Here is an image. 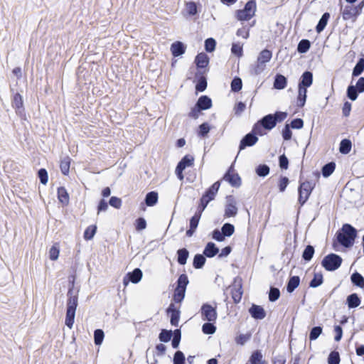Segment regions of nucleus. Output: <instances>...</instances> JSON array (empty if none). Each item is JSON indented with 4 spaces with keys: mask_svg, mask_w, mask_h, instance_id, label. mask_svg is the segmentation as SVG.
<instances>
[{
    "mask_svg": "<svg viewBox=\"0 0 364 364\" xmlns=\"http://www.w3.org/2000/svg\"><path fill=\"white\" fill-rule=\"evenodd\" d=\"M356 237V230L350 225H344L338 233L337 238L338 242L343 246L348 247L353 245Z\"/></svg>",
    "mask_w": 364,
    "mask_h": 364,
    "instance_id": "f257e3e1",
    "label": "nucleus"
},
{
    "mask_svg": "<svg viewBox=\"0 0 364 364\" xmlns=\"http://www.w3.org/2000/svg\"><path fill=\"white\" fill-rule=\"evenodd\" d=\"M77 306V296L76 295H73L72 291H69L65 323L70 329L73 326Z\"/></svg>",
    "mask_w": 364,
    "mask_h": 364,
    "instance_id": "f03ea898",
    "label": "nucleus"
},
{
    "mask_svg": "<svg viewBox=\"0 0 364 364\" xmlns=\"http://www.w3.org/2000/svg\"><path fill=\"white\" fill-rule=\"evenodd\" d=\"M272 58V53L268 50H263L259 55L257 64L254 68L256 75L261 73L265 68V64Z\"/></svg>",
    "mask_w": 364,
    "mask_h": 364,
    "instance_id": "7ed1b4c3",
    "label": "nucleus"
},
{
    "mask_svg": "<svg viewBox=\"0 0 364 364\" xmlns=\"http://www.w3.org/2000/svg\"><path fill=\"white\" fill-rule=\"evenodd\" d=\"M342 262V259L337 255L331 254L324 257L322 261L323 266L328 271L338 269Z\"/></svg>",
    "mask_w": 364,
    "mask_h": 364,
    "instance_id": "20e7f679",
    "label": "nucleus"
},
{
    "mask_svg": "<svg viewBox=\"0 0 364 364\" xmlns=\"http://www.w3.org/2000/svg\"><path fill=\"white\" fill-rule=\"evenodd\" d=\"M314 186L309 181H305L300 184L299 187V203L303 205L309 199Z\"/></svg>",
    "mask_w": 364,
    "mask_h": 364,
    "instance_id": "39448f33",
    "label": "nucleus"
},
{
    "mask_svg": "<svg viewBox=\"0 0 364 364\" xmlns=\"http://www.w3.org/2000/svg\"><path fill=\"white\" fill-rule=\"evenodd\" d=\"M255 3L254 1H248L244 9L237 11V19L240 21H247L250 19L255 15Z\"/></svg>",
    "mask_w": 364,
    "mask_h": 364,
    "instance_id": "423d86ee",
    "label": "nucleus"
},
{
    "mask_svg": "<svg viewBox=\"0 0 364 364\" xmlns=\"http://www.w3.org/2000/svg\"><path fill=\"white\" fill-rule=\"evenodd\" d=\"M361 11V8L355 6H346L341 11L342 18L344 21H355Z\"/></svg>",
    "mask_w": 364,
    "mask_h": 364,
    "instance_id": "0eeeda50",
    "label": "nucleus"
},
{
    "mask_svg": "<svg viewBox=\"0 0 364 364\" xmlns=\"http://www.w3.org/2000/svg\"><path fill=\"white\" fill-rule=\"evenodd\" d=\"M242 295V279L240 277L235 279L232 287V297L235 303L240 301Z\"/></svg>",
    "mask_w": 364,
    "mask_h": 364,
    "instance_id": "6e6552de",
    "label": "nucleus"
},
{
    "mask_svg": "<svg viewBox=\"0 0 364 364\" xmlns=\"http://www.w3.org/2000/svg\"><path fill=\"white\" fill-rule=\"evenodd\" d=\"M203 319L210 322L215 321L217 318V313L215 307L209 304H204L201 309Z\"/></svg>",
    "mask_w": 364,
    "mask_h": 364,
    "instance_id": "1a4fd4ad",
    "label": "nucleus"
},
{
    "mask_svg": "<svg viewBox=\"0 0 364 364\" xmlns=\"http://www.w3.org/2000/svg\"><path fill=\"white\" fill-rule=\"evenodd\" d=\"M237 213V203L235 199L230 196L227 198V204L225 209V216L227 218L234 217Z\"/></svg>",
    "mask_w": 364,
    "mask_h": 364,
    "instance_id": "9d476101",
    "label": "nucleus"
},
{
    "mask_svg": "<svg viewBox=\"0 0 364 364\" xmlns=\"http://www.w3.org/2000/svg\"><path fill=\"white\" fill-rule=\"evenodd\" d=\"M220 188L219 182H215L207 191L206 194L203 196V202L205 201V205L203 207L202 210H204L207 205L210 201L214 199L216 196L218 189Z\"/></svg>",
    "mask_w": 364,
    "mask_h": 364,
    "instance_id": "9b49d317",
    "label": "nucleus"
},
{
    "mask_svg": "<svg viewBox=\"0 0 364 364\" xmlns=\"http://www.w3.org/2000/svg\"><path fill=\"white\" fill-rule=\"evenodd\" d=\"M167 312L171 316V323L173 326H178L180 317L178 308L175 306V304H171L168 308Z\"/></svg>",
    "mask_w": 364,
    "mask_h": 364,
    "instance_id": "f8f14e48",
    "label": "nucleus"
},
{
    "mask_svg": "<svg viewBox=\"0 0 364 364\" xmlns=\"http://www.w3.org/2000/svg\"><path fill=\"white\" fill-rule=\"evenodd\" d=\"M127 277L128 279L124 278L123 280V283L125 286L129 284V281L134 284L138 283L141 279L142 272L139 269H135L132 272L129 273Z\"/></svg>",
    "mask_w": 364,
    "mask_h": 364,
    "instance_id": "ddd939ff",
    "label": "nucleus"
},
{
    "mask_svg": "<svg viewBox=\"0 0 364 364\" xmlns=\"http://www.w3.org/2000/svg\"><path fill=\"white\" fill-rule=\"evenodd\" d=\"M251 316L256 319H262L265 317V311L260 306L253 305L249 310Z\"/></svg>",
    "mask_w": 364,
    "mask_h": 364,
    "instance_id": "4468645a",
    "label": "nucleus"
},
{
    "mask_svg": "<svg viewBox=\"0 0 364 364\" xmlns=\"http://www.w3.org/2000/svg\"><path fill=\"white\" fill-rule=\"evenodd\" d=\"M257 141V138L252 134H247L241 141L240 149H243L247 146L254 145Z\"/></svg>",
    "mask_w": 364,
    "mask_h": 364,
    "instance_id": "2eb2a0df",
    "label": "nucleus"
},
{
    "mask_svg": "<svg viewBox=\"0 0 364 364\" xmlns=\"http://www.w3.org/2000/svg\"><path fill=\"white\" fill-rule=\"evenodd\" d=\"M200 218V213H196L195 215L192 217L190 221V229L186 232V235L188 236L191 237L193 235V232L195 231L198 225Z\"/></svg>",
    "mask_w": 364,
    "mask_h": 364,
    "instance_id": "dca6fc26",
    "label": "nucleus"
},
{
    "mask_svg": "<svg viewBox=\"0 0 364 364\" xmlns=\"http://www.w3.org/2000/svg\"><path fill=\"white\" fill-rule=\"evenodd\" d=\"M171 51L173 56H179L185 52V46L181 42H175L171 45Z\"/></svg>",
    "mask_w": 364,
    "mask_h": 364,
    "instance_id": "f3484780",
    "label": "nucleus"
},
{
    "mask_svg": "<svg viewBox=\"0 0 364 364\" xmlns=\"http://www.w3.org/2000/svg\"><path fill=\"white\" fill-rule=\"evenodd\" d=\"M58 198L59 202L63 205H67L69 203V195L66 189L63 187H60L58 189Z\"/></svg>",
    "mask_w": 364,
    "mask_h": 364,
    "instance_id": "a211bd4d",
    "label": "nucleus"
},
{
    "mask_svg": "<svg viewBox=\"0 0 364 364\" xmlns=\"http://www.w3.org/2000/svg\"><path fill=\"white\" fill-rule=\"evenodd\" d=\"M262 354L260 351L256 350L252 353L246 364H262L264 363Z\"/></svg>",
    "mask_w": 364,
    "mask_h": 364,
    "instance_id": "6ab92c4d",
    "label": "nucleus"
},
{
    "mask_svg": "<svg viewBox=\"0 0 364 364\" xmlns=\"http://www.w3.org/2000/svg\"><path fill=\"white\" fill-rule=\"evenodd\" d=\"M262 126L267 129H272L276 125L275 117L272 114H268L262 119Z\"/></svg>",
    "mask_w": 364,
    "mask_h": 364,
    "instance_id": "aec40b11",
    "label": "nucleus"
},
{
    "mask_svg": "<svg viewBox=\"0 0 364 364\" xmlns=\"http://www.w3.org/2000/svg\"><path fill=\"white\" fill-rule=\"evenodd\" d=\"M219 252L218 247H216L215 245L213 242H208L205 247L203 251V254L208 257H213L216 255Z\"/></svg>",
    "mask_w": 364,
    "mask_h": 364,
    "instance_id": "412c9836",
    "label": "nucleus"
},
{
    "mask_svg": "<svg viewBox=\"0 0 364 364\" xmlns=\"http://www.w3.org/2000/svg\"><path fill=\"white\" fill-rule=\"evenodd\" d=\"M313 82V75L310 72H305L302 76L301 80L300 82L299 83V85L304 86V87H310L312 85Z\"/></svg>",
    "mask_w": 364,
    "mask_h": 364,
    "instance_id": "4be33fe9",
    "label": "nucleus"
},
{
    "mask_svg": "<svg viewBox=\"0 0 364 364\" xmlns=\"http://www.w3.org/2000/svg\"><path fill=\"white\" fill-rule=\"evenodd\" d=\"M212 105L211 100L206 97V96H202L199 98L197 106L200 109H209Z\"/></svg>",
    "mask_w": 364,
    "mask_h": 364,
    "instance_id": "5701e85b",
    "label": "nucleus"
},
{
    "mask_svg": "<svg viewBox=\"0 0 364 364\" xmlns=\"http://www.w3.org/2000/svg\"><path fill=\"white\" fill-rule=\"evenodd\" d=\"M49 258L53 261H55L58 259L60 255V245L56 242L53 244V245L50 248L49 252Z\"/></svg>",
    "mask_w": 364,
    "mask_h": 364,
    "instance_id": "b1692460",
    "label": "nucleus"
},
{
    "mask_svg": "<svg viewBox=\"0 0 364 364\" xmlns=\"http://www.w3.org/2000/svg\"><path fill=\"white\" fill-rule=\"evenodd\" d=\"M196 63L198 68H205L208 64V57L203 53H199L196 58Z\"/></svg>",
    "mask_w": 364,
    "mask_h": 364,
    "instance_id": "393cba45",
    "label": "nucleus"
},
{
    "mask_svg": "<svg viewBox=\"0 0 364 364\" xmlns=\"http://www.w3.org/2000/svg\"><path fill=\"white\" fill-rule=\"evenodd\" d=\"M224 179L234 186H238L240 184V178L237 174L228 173L224 176Z\"/></svg>",
    "mask_w": 364,
    "mask_h": 364,
    "instance_id": "a878e982",
    "label": "nucleus"
},
{
    "mask_svg": "<svg viewBox=\"0 0 364 364\" xmlns=\"http://www.w3.org/2000/svg\"><path fill=\"white\" fill-rule=\"evenodd\" d=\"M347 304L349 308H355L360 304V300L356 294H352L347 297Z\"/></svg>",
    "mask_w": 364,
    "mask_h": 364,
    "instance_id": "bb28decb",
    "label": "nucleus"
},
{
    "mask_svg": "<svg viewBox=\"0 0 364 364\" xmlns=\"http://www.w3.org/2000/svg\"><path fill=\"white\" fill-rule=\"evenodd\" d=\"M287 85V79L282 75H277L274 82V87L278 90L284 89Z\"/></svg>",
    "mask_w": 364,
    "mask_h": 364,
    "instance_id": "cd10ccee",
    "label": "nucleus"
},
{
    "mask_svg": "<svg viewBox=\"0 0 364 364\" xmlns=\"http://www.w3.org/2000/svg\"><path fill=\"white\" fill-rule=\"evenodd\" d=\"M300 282V279L297 276L291 277L288 282L287 284V291L289 293H291L294 291V290L299 286Z\"/></svg>",
    "mask_w": 364,
    "mask_h": 364,
    "instance_id": "c85d7f7f",
    "label": "nucleus"
},
{
    "mask_svg": "<svg viewBox=\"0 0 364 364\" xmlns=\"http://www.w3.org/2000/svg\"><path fill=\"white\" fill-rule=\"evenodd\" d=\"M329 18H330V14L328 13H325L322 16V17L321 18V19L316 26V31L318 33H321L325 28Z\"/></svg>",
    "mask_w": 364,
    "mask_h": 364,
    "instance_id": "c756f323",
    "label": "nucleus"
},
{
    "mask_svg": "<svg viewBox=\"0 0 364 364\" xmlns=\"http://www.w3.org/2000/svg\"><path fill=\"white\" fill-rule=\"evenodd\" d=\"M158 201V194L156 192H150L149 193L145 199L146 204L148 206L154 205Z\"/></svg>",
    "mask_w": 364,
    "mask_h": 364,
    "instance_id": "7c9ffc66",
    "label": "nucleus"
},
{
    "mask_svg": "<svg viewBox=\"0 0 364 364\" xmlns=\"http://www.w3.org/2000/svg\"><path fill=\"white\" fill-rule=\"evenodd\" d=\"M97 231V226L95 225L88 226L85 232H84V238L86 240H92Z\"/></svg>",
    "mask_w": 364,
    "mask_h": 364,
    "instance_id": "2f4dec72",
    "label": "nucleus"
},
{
    "mask_svg": "<svg viewBox=\"0 0 364 364\" xmlns=\"http://www.w3.org/2000/svg\"><path fill=\"white\" fill-rule=\"evenodd\" d=\"M351 150V142L348 139H343L341 141L339 151L341 153L346 154Z\"/></svg>",
    "mask_w": 364,
    "mask_h": 364,
    "instance_id": "473e14b6",
    "label": "nucleus"
},
{
    "mask_svg": "<svg viewBox=\"0 0 364 364\" xmlns=\"http://www.w3.org/2000/svg\"><path fill=\"white\" fill-rule=\"evenodd\" d=\"M178 262L181 264H185L188 257V252L186 249H181L178 250Z\"/></svg>",
    "mask_w": 364,
    "mask_h": 364,
    "instance_id": "72a5a7b5",
    "label": "nucleus"
},
{
    "mask_svg": "<svg viewBox=\"0 0 364 364\" xmlns=\"http://www.w3.org/2000/svg\"><path fill=\"white\" fill-rule=\"evenodd\" d=\"M351 281L354 284L361 288H364V278L359 273L353 274L351 276Z\"/></svg>",
    "mask_w": 364,
    "mask_h": 364,
    "instance_id": "f704fd0d",
    "label": "nucleus"
},
{
    "mask_svg": "<svg viewBox=\"0 0 364 364\" xmlns=\"http://www.w3.org/2000/svg\"><path fill=\"white\" fill-rule=\"evenodd\" d=\"M336 164L333 162L326 164L322 168V174L324 177L327 178L331 176L334 171Z\"/></svg>",
    "mask_w": 364,
    "mask_h": 364,
    "instance_id": "c9c22d12",
    "label": "nucleus"
},
{
    "mask_svg": "<svg viewBox=\"0 0 364 364\" xmlns=\"http://www.w3.org/2000/svg\"><path fill=\"white\" fill-rule=\"evenodd\" d=\"M70 159L69 157H66L61 161L60 163V170L64 175H68L70 171Z\"/></svg>",
    "mask_w": 364,
    "mask_h": 364,
    "instance_id": "e433bc0d",
    "label": "nucleus"
},
{
    "mask_svg": "<svg viewBox=\"0 0 364 364\" xmlns=\"http://www.w3.org/2000/svg\"><path fill=\"white\" fill-rule=\"evenodd\" d=\"M363 70H364V59L361 58L355 65V66L353 70V75L358 76L359 75H360L363 73Z\"/></svg>",
    "mask_w": 364,
    "mask_h": 364,
    "instance_id": "4c0bfd02",
    "label": "nucleus"
},
{
    "mask_svg": "<svg viewBox=\"0 0 364 364\" xmlns=\"http://www.w3.org/2000/svg\"><path fill=\"white\" fill-rule=\"evenodd\" d=\"M205 262V258L201 255H196L193 259V266L195 268H201Z\"/></svg>",
    "mask_w": 364,
    "mask_h": 364,
    "instance_id": "58836bf2",
    "label": "nucleus"
},
{
    "mask_svg": "<svg viewBox=\"0 0 364 364\" xmlns=\"http://www.w3.org/2000/svg\"><path fill=\"white\" fill-rule=\"evenodd\" d=\"M221 230H222L223 235H225V236L230 237L234 233L235 228L232 225H231L230 223H225L222 227Z\"/></svg>",
    "mask_w": 364,
    "mask_h": 364,
    "instance_id": "ea45409f",
    "label": "nucleus"
},
{
    "mask_svg": "<svg viewBox=\"0 0 364 364\" xmlns=\"http://www.w3.org/2000/svg\"><path fill=\"white\" fill-rule=\"evenodd\" d=\"M104 332L100 329H97L94 333L95 343L97 346L101 345L104 339Z\"/></svg>",
    "mask_w": 364,
    "mask_h": 364,
    "instance_id": "a19ab883",
    "label": "nucleus"
},
{
    "mask_svg": "<svg viewBox=\"0 0 364 364\" xmlns=\"http://www.w3.org/2000/svg\"><path fill=\"white\" fill-rule=\"evenodd\" d=\"M186 290L178 289H175V292L173 294V300L176 302L180 303L184 298Z\"/></svg>",
    "mask_w": 364,
    "mask_h": 364,
    "instance_id": "79ce46f5",
    "label": "nucleus"
},
{
    "mask_svg": "<svg viewBox=\"0 0 364 364\" xmlns=\"http://www.w3.org/2000/svg\"><path fill=\"white\" fill-rule=\"evenodd\" d=\"M188 283V280L187 276L181 274L178 279V285L176 288L186 290Z\"/></svg>",
    "mask_w": 364,
    "mask_h": 364,
    "instance_id": "37998d69",
    "label": "nucleus"
},
{
    "mask_svg": "<svg viewBox=\"0 0 364 364\" xmlns=\"http://www.w3.org/2000/svg\"><path fill=\"white\" fill-rule=\"evenodd\" d=\"M314 253V247L311 245H308L303 252V258L306 261H309L312 258Z\"/></svg>",
    "mask_w": 364,
    "mask_h": 364,
    "instance_id": "c03bdc74",
    "label": "nucleus"
},
{
    "mask_svg": "<svg viewBox=\"0 0 364 364\" xmlns=\"http://www.w3.org/2000/svg\"><path fill=\"white\" fill-rule=\"evenodd\" d=\"M322 333V328L320 326L314 327L311 329L309 335V339L311 341L316 340Z\"/></svg>",
    "mask_w": 364,
    "mask_h": 364,
    "instance_id": "a18cd8bd",
    "label": "nucleus"
},
{
    "mask_svg": "<svg viewBox=\"0 0 364 364\" xmlns=\"http://www.w3.org/2000/svg\"><path fill=\"white\" fill-rule=\"evenodd\" d=\"M203 332L205 334H213L215 332V326L210 323H206L203 325Z\"/></svg>",
    "mask_w": 364,
    "mask_h": 364,
    "instance_id": "49530a36",
    "label": "nucleus"
},
{
    "mask_svg": "<svg viewBox=\"0 0 364 364\" xmlns=\"http://www.w3.org/2000/svg\"><path fill=\"white\" fill-rule=\"evenodd\" d=\"M269 172V168L267 165H259L256 168V173L259 176H266Z\"/></svg>",
    "mask_w": 364,
    "mask_h": 364,
    "instance_id": "de8ad7c7",
    "label": "nucleus"
},
{
    "mask_svg": "<svg viewBox=\"0 0 364 364\" xmlns=\"http://www.w3.org/2000/svg\"><path fill=\"white\" fill-rule=\"evenodd\" d=\"M323 282V277L320 274H315L314 279L310 283V287H317L320 286Z\"/></svg>",
    "mask_w": 364,
    "mask_h": 364,
    "instance_id": "09e8293b",
    "label": "nucleus"
},
{
    "mask_svg": "<svg viewBox=\"0 0 364 364\" xmlns=\"http://www.w3.org/2000/svg\"><path fill=\"white\" fill-rule=\"evenodd\" d=\"M310 47V43L308 40H302L298 46V51L299 53H306Z\"/></svg>",
    "mask_w": 364,
    "mask_h": 364,
    "instance_id": "8fccbe9b",
    "label": "nucleus"
},
{
    "mask_svg": "<svg viewBox=\"0 0 364 364\" xmlns=\"http://www.w3.org/2000/svg\"><path fill=\"white\" fill-rule=\"evenodd\" d=\"M171 331L162 330V331L159 334V339L162 342H168L171 340Z\"/></svg>",
    "mask_w": 364,
    "mask_h": 364,
    "instance_id": "3c124183",
    "label": "nucleus"
},
{
    "mask_svg": "<svg viewBox=\"0 0 364 364\" xmlns=\"http://www.w3.org/2000/svg\"><path fill=\"white\" fill-rule=\"evenodd\" d=\"M193 162V157L190 156H186L183 158V159L178 163L180 165H182V166L184 168V169L186 167H189L192 166Z\"/></svg>",
    "mask_w": 364,
    "mask_h": 364,
    "instance_id": "603ef678",
    "label": "nucleus"
},
{
    "mask_svg": "<svg viewBox=\"0 0 364 364\" xmlns=\"http://www.w3.org/2000/svg\"><path fill=\"white\" fill-rule=\"evenodd\" d=\"M13 106L18 109L23 107V100L19 94H16L14 97Z\"/></svg>",
    "mask_w": 364,
    "mask_h": 364,
    "instance_id": "864d4df0",
    "label": "nucleus"
},
{
    "mask_svg": "<svg viewBox=\"0 0 364 364\" xmlns=\"http://www.w3.org/2000/svg\"><path fill=\"white\" fill-rule=\"evenodd\" d=\"M181 339V331L180 330L177 329L175 330L173 332V338L172 340V346L174 348H176L178 347L179 343Z\"/></svg>",
    "mask_w": 364,
    "mask_h": 364,
    "instance_id": "5fc2aeb1",
    "label": "nucleus"
},
{
    "mask_svg": "<svg viewBox=\"0 0 364 364\" xmlns=\"http://www.w3.org/2000/svg\"><path fill=\"white\" fill-rule=\"evenodd\" d=\"M340 362V358L338 353L337 352H332L330 353L328 363V364H339Z\"/></svg>",
    "mask_w": 364,
    "mask_h": 364,
    "instance_id": "6e6d98bb",
    "label": "nucleus"
},
{
    "mask_svg": "<svg viewBox=\"0 0 364 364\" xmlns=\"http://www.w3.org/2000/svg\"><path fill=\"white\" fill-rule=\"evenodd\" d=\"M186 11L189 15H195L197 13V7L195 3L188 2L186 4Z\"/></svg>",
    "mask_w": 364,
    "mask_h": 364,
    "instance_id": "4d7b16f0",
    "label": "nucleus"
},
{
    "mask_svg": "<svg viewBox=\"0 0 364 364\" xmlns=\"http://www.w3.org/2000/svg\"><path fill=\"white\" fill-rule=\"evenodd\" d=\"M185 357L182 352L177 351L173 357L174 364H184Z\"/></svg>",
    "mask_w": 364,
    "mask_h": 364,
    "instance_id": "13d9d810",
    "label": "nucleus"
},
{
    "mask_svg": "<svg viewBox=\"0 0 364 364\" xmlns=\"http://www.w3.org/2000/svg\"><path fill=\"white\" fill-rule=\"evenodd\" d=\"M231 88H232V90L234 92H237V91L240 90L242 88V80L238 77L235 78L232 81Z\"/></svg>",
    "mask_w": 364,
    "mask_h": 364,
    "instance_id": "bf43d9fd",
    "label": "nucleus"
},
{
    "mask_svg": "<svg viewBox=\"0 0 364 364\" xmlns=\"http://www.w3.org/2000/svg\"><path fill=\"white\" fill-rule=\"evenodd\" d=\"M206 51L212 52L215 48V41L213 38H208L205 42Z\"/></svg>",
    "mask_w": 364,
    "mask_h": 364,
    "instance_id": "052dcab7",
    "label": "nucleus"
},
{
    "mask_svg": "<svg viewBox=\"0 0 364 364\" xmlns=\"http://www.w3.org/2000/svg\"><path fill=\"white\" fill-rule=\"evenodd\" d=\"M280 293L278 289L272 288L269 291V299L271 301L277 300L279 297Z\"/></svg>",
    "mask_w": 364,
    "mask_h": 364,
    "instance_id": "680f3d73",
    "label": "nucleus"
},
{
    "mask_svg": "<svg viewBox=\"0 0 364 364\" xmlns=\"http://www.w3.org/2000/svg\"><path fill=\"white\" fill-rule=\"evenodd\" d=\"M136 229L138 231L144 230L146 228V222L145 219L139 218L136 220Z\"/></svg>",
    "mask_w": 364,
    "mask_h": 364,
    "instance_id": "e2e57ef3",
    "label": "nucleus"
},
{
    "mask_svg": "<svg viewBox=\"0 0 364 364\" xmlns=\"http://www.w3.org/2000/svg\"><path fill=\"white\" fill-rule=\"evenodd\" d=\"M38 176L40 178L41 182L43 184L46 185L48 183V173L45 169L41 168L39 170Z\"/></svg>",
    "mask_w": 364,
    "mask_h": 364,
    "instance_id": "0e129e2a",
    "label": "nucleus"
},
{
    "mask_svg": "<svg viewBox=\"0 0 364 364\" xmlns=\"http://www.w3.org/2000/svg\"><path fill=\"white\" fill-rule=\"evenodd\" d=\"M207 86L206 80L204 77H201L196 86V89L199 92H203Z\"/></svg>",
    "mask_w": 364,
    "mask_h": 364,
    "instance_id": "69168bd1",
    "label": "nucleus"
},
{
    "mask_svg": "<svg viewBox=\"0 0 364 364\" xmlns=\"http://www.w3.org/2000/svg\"><path fill=\"white\" fill-rule=\"evenodd\" d=\"M347 92H348V97L351 100H356L358 95H357V92H356V88L354 86H349L348 88Z\"/></svg>",
    "mask_w": 364,
    "mask_h": 364,
    "instance_id": "338daca9",
    "label": "nucleus"
},
{
    "mask_svg": "<svg viewBox=\"0 0 364 364\" xmlns=\"http://www.w3.org/2000/svg\"><path fill=\"white\" fill-rule=\"evenodd\" d=\"M109 204L115 208H119L122 205V200L120 198L113 196L109 200Z\"/></svg>",
    "mask_w": 364,
    "mask_h": 364,
    "instance_id": "774afa93",
    "label": "nucleus"
}]
</instances>
